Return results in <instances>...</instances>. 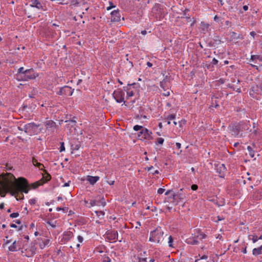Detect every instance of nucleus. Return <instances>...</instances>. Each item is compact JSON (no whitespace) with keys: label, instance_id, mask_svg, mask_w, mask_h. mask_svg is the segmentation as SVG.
I'll return each mask as SVG.
<instances>
[{"label":"nucleus","instance_id":"37","mask_svg":"<svg viewBox=\"0 0 262 262\" xmlns=\"http://www.w3.org/2000/svg\"><path fill=\"white\" fill-rule=\"evenodd\" d=\"M164 139L162 138H158L157 139V142L156 143V144L157 145V144H162L164 142Z\"/></svg>","mask_w":262,"mask_h":262},{"label":"nucleus","instance_id":"49","mask_svg":"<svg viewBox=\"0 0 262 262\" xmlns=\"http://www.w3.org/2000/svg\"><path fill=\"white\" fill-rule=\"evenodd\" d=\"M134 93L133 91L127 92V95L128 97L133 96Z\"/></svg>","mask_w":262,"mask_h":262},{"label":"nucleus","instance_id":"31","mask_svg":"<svg viewBox=\"0 0 262 262\" xmlns=\"http://www.w3.org/2000/svg\"><path fill=\"white\" fill-rule=\"evenodd\" d=\"M249 239L252 240L253 243H256L258 241V236L255 235H250L248 236Z\"/></svg>","mask_w":262,"mask_h":262},{"label":"nucleus","instance_id":"63","mask_svg":"<svg viewBox=\"0 0 262 262\" xmlns=\"http://www.w3.org/2000/svg\"><path fill=\"white\" fill-rule=\"evenodd\" d=\"M141 33L143 35H145L147 34V31L146 30H143L141 31Z\"/></svg>","mask_w":262,"mask_h":262},{"label":"nucleus","instance_id":"56","mask_svg":"<svg viewBox=\"0 0 262 262\" xmlns=\"http://www.w3.org/2000/svg\"><path fill=\"white\" fill-rule=\"evenodd\" d=\"M176 145L178 149H180L181 148V145L180 143L177 142Z\"/></svg>","mask_w":262,"mask_h":262},{"label":"nucleus","instance_id":"15","mask_svg":"<svg viewBox=\"0 0 262 262\" xmlns=\"http://www.w3.org/2000/svg\"><path fill=\"white\" fill-rule=\"evenodd\" d=\"M107 235L108 238L110 240L118 239V232L115 231H107Z\"/></svg>","mask_w":262,"mask_h":262},{"label":"nucleus","instance_id":"1","mask_svg":"<svg viewBox=\"0 0 262 262\" xmlns=\"http://www.w3.org/2000/svg\"><path fill=\"white\" fill-rule=\"evenodd\" d=\"M0 195L5 197L7 193L15 196L16 199H23V192L27 193L30 186L26 179L19 177L16 179L11 173H3L0 174Z\"/></svg>","mask_w":262,"mask_h":262},{"label":"nucleus","instance_id":"32","mask_svg":"<svg viewBox=\"0 0 262 262\" xmlns=\"http://www.w3.org/2000/svg\"><path fill=\"white\" fill-rule=\"evenodd\" d=\"M247 149L249 151V154L250 156L251 157L253 158L254 156V151L253 150L252 148L248 146L247 147Z\"/></svg>","mask_w":262,"mask_h":262},{"label":"nucleus","instance_id":"43","mask_svg":"<svg viewBox=\"0 0 262 262\" xmlns=\"http://www.w3.org/2000/svg\"><path fill=\"white\" fill-rule=\"evenodd\" d=\"M69 3L72 5H77L78 4V0H69Z\"/></svg>","mask_w":262,"mask_h":262},{"label":"nucleus","instance_id":"4","mask_svg":"<svg viewBox=\"0 0 262 262\" xmlns=\"http://www.w3.org/2000/svg\"><path fill=\"white\" fill-rule=\"evenodd\" d=\"M38 127V125L35 123H30L24 126V130L26 133L31 135L36 132Z\"/></svg>","mask_w":262,"mask_h":262},{"label":"nucleus","instance_id":"18","mask_svg":"<svg viewBox=\"0 0 262 262\" xmlns=\"http://www.w3.org/2000/svg\"><path fill=\"white\" fill-rule=\"evenodd\" d=\"M25 73V70H24V69L23 67H21V68H19L18 69V73L16 74V76H17L16 79L18 81H21L24 77L23 76V75H24Z\"/></svg>","mask_w":262,"mask_h":262},{"label":"nucleus","instance_id":"46","mask_svg":"<svg viewBox=\"0 0 262 262\" xmlns=\"http://www.w3.org/2000/svg\"><path fill=\"white\" fill-rule=\"evenodd\" d=\"M47 223L49 225H50L51 226H52L53 228H55L56 227V225L55 224L52 223V222H50V221H48L47 222Z\"/></svg>","mask_w":262,"mask_h":262},{"label":"nucleus","instance_id":"40","mask_svg":"<svg viewBox=\"0 0 262 262\" xmlns=\"http://www.w3.org/2000/svg\"><path fill=\"white\" fill-rule=\"evenodd\" d=\"M68 208L67 207H63V208L57 207L56 208V210L57 211L62 210L64 212H67L68 211Z\"/></svg>","mask_w":262,"mask_h":262},{"label":"nucleus","instance_id":"33","mask_svg":"<svg viewBox=\"0 0 262 262\" xmlns=\"http://www.w3.org/2000/svg\"><path fill=\"white\" fill-rule=\"evenodd\" d=\"M99 201H96L95 200H91V201L89 203V204H90L89 207H93L95 205H99Z\"/></svg>","mask_w":262,"mask_h":262},{"label":"nucleus","instance_id":"36","mask_svg":"<svg viewBox=\"0 0 262 262\" xmlns=\"http://www.w3.org/2000/svg\"><path fill=\"white\" fill-rule=\"evenodd\" d=\"M176 118V115L174 114H170L167 116L166 119L167 120H173Z\"/></svg>","mask_w":262,"mask_h":262},{"label":"nucleus","instance_id":"5","mask_svg":"<svg viewBox=\"0 0 262 262\" xmlns=\"http://www.w3.org/2000/svg\"><path fill=\"white\" fill-rule=\"evenodd\" d=\"M51 179V175L49 173H47V176H43L42 178L40 180L31 184V187L33 189L37 188L39 186L42 185L46 182L49 181Z\"/></svg>","mask_w":262,"mask_h":262},{"label":"nucleus","instance_id":"27","mask_svg":"<svg viewBox=\"0 0 262 262\" xmlns=\"http://www.w3.org/2000/svg\"><path fill=\"white\" fill-rule=\"evenodd\" d=\"M146 252L144 251L143 253H141L138 256V259L139 262H146L147 261V258L144 257L145 255L146 254Z\"/></svg>","mask_w":262,"mask_h":262},{"label":"nucleus","instance_id":"52","mask_svg":"<svg viewBox=\"0 0 262 262\" xmlns=\"http://www.w3.org/2000/svg\"><path fill=\"white\" fill-rule=\"evenodd\" d=\"M63 92L62 88L60 89V90L57 92V94L59 95H63Z\"/></svg>","mask_w":262,"mask_h":262},{"label":"nucleus","instance_id":"25","mask_svg":"<svg viewBox=\"0 0 262 262\" xmlns=\"http://www.w3.org/2000/svg\"><path fill=\"white\" fill-rule=\"evenodd\" d=\"M252 254L254 256H257L262 254V245L259 247L254 248L252 250Z\"/></svg>","mask_w":262,"mask_h":262},{"label":"nucleus","instance_id":"6","mask_svg":"<svg viewBox=\"0 0 262 262\" xmlns=\"http://www.w3.org/2000/svg\"><path fill=\"white\" fill-rule=\"evenodd\" d=\"M229 128L231 135L235 137L238 136L241 132L238 123L231 124Z\"/></svg>","mask_w":262,"mask_h":262},{"label":"nucleus","instance_id":"51","mask_svg":"<svg viewBox=\"0 0 262 262\" xmlns=\"http://www.w3.org/2000/svg\"><path fill=\"white\" fill-rule=\"evenodd\" d=\"M231 88L233 89V90L234 91H235L236 92H238V93H241V89L240 88H237V89H235L234 86H231Z\"/></svg>","mask_w":262,"mask_h":262},{"label":"nucleus","instance_id":"57","mask_svg":"<svg viewBox=\"0 0 262 262\" xmlns=\"http://www.w3.org/2000/svg\"><path fill=\"white\" fill-rule=\"evenodd\" d=\"M208 258V256L206 255H204L202 256L201 257V259H206Z\"/></svg>","mask_w":262,"mask_h":262},{"label":"nucleus","instance_id":"3","mask_svg":"<svg viewBox=\"0 0 262 262\" xmlns=\"http://www.w3.org/2000/svg\"><path fill=\"white\" fill-rule=\"evenodd\" d=\"M22 75L24 77L22 81H27L35 79L38 76V74L35 72L34 69H30L25 70V73Z\"/></svg>","mask_w":262,"mask_h":262},{"label":"nucleus","instance_id":"61","mask_svg":"<svg viewBox=\"0 0 262 262\" xmlns=\"http://www.w3.org/2000/svg\"><path fill=\"white\" fill-rule=\"evenodd\" d=\"M185 18H186V19L187 22H189V21H191V18H190V17L189 16H186Z\"/></svg>","mask_w":262,"mask_h":262},{"label":"nucleus","instance_id":"26","mask_svg":"<svg viewBox=\"0 0 262 262\" xmlns=\"http://www.w3.org/2000/svg\"><path fill=\"white\" fill-rule=\"evenodd\" d=\"M168 78L167 76L162 81L160 82V86L165 91L167 88H168V85H167L168 82Z\"/></svg>","mask_w":262,"mask_h":262},{"label":"nucleus","instance_id":"58","mask_svg":"<svg viewBox=\"0 0 262 262\" xmlns=\"http://www.w3.org/2000/svg\"><path fill=\"white\" fill-rule=\"evenodd\" d=\"M99 201V203H101V205H102L103 206H105L106 205V203L105 201Z\"/></svg>","mask_w":262,"mask_h":262},{"label":"nucleus","instance_id":"30","mask_svg":"<svg viewBox=\"0 0 262 262\" xmlns=\"http://www.w3.org/2000/svg\"><path fill=\"white\" fill-rule=\"evenodd\" d=\"M183 198V195L181 193H173L172 194V199L173 200H176L178 202V199H182Z\"/></svg>","mask_w":262,"mask_h":262},{"label":"nucleus","instance_id":"41","mask_svg":"<svg viewBox=\"0 0 262 262\" xmlns=\"http://www.w3.org/2000/svg\"><path fill=\"white\" fill-rule=\"evenodd\" d=\"M95 213H96L97 215L100 216V215H104V212L103 211H95Z\"/></svg>","mask_w":262,"mask_h":262},{"label":"nucleus","instance_id":"20","mask_svg":"<svg viewBox=\"0 0 262 262\" xmlns=\"http://www.w3.org/2000/svg\"><path fill=\"white\" fill-rule=\"evenodd\" d=\"M241 132L249 129L250 125L248 123L241 122L238 123Z\"/></svg>","mask_w":262,"mask_h":262},{"label":"nucleus","instance_id":"48","mask_svg":"<svg viewBox=\"0 0 262 262\" xmlns=\"http://www.w3.org/2000/svg\"><path fill=\"white\" fill-rule=\"evenodd\" d=\"M218 63V60L217 59H216L215 58H214L213 59H212V62L211 63L213 64V65H216Z\"/></svg>","mask_w":262,"mask_h":262},{"label":"nucleus","instance_id":"23","mask_svg":"<svg viewBox=\"0 0 262 262\" xmlns=\"http://www.w3.org/2000/svg\"><path fill=\"white\" fill-rule=\"evenodd\" d=\"M186 243L189 245H196L199 244V241L198 240L194 239L192 237V236H191L186 239Z\"/></svg>","mask_w":262,"mask_h":262},{"label":"nucleus","instance_id":"17","mask_svg":"<svg viewBox=\"0 0 262 262\" xmlns=\"http://www.w3.org/2000/svg\"><path fill=\"white\" fill-rule=\"evenodd\" d=\"M32 163L34 166L37 167L40 170L46 172V173H48L47 171L43 169V165L40 163L38 162L37 160L35 158H32Z\"/></svg>","mask_w":262,"mask_h":262},{"label":"nucleus","instance_id":"54","mask_svg":"<svg viewBox=\"0 0 262 262\" xmlns=\"http://www.w3.org/2000/svg\"><path fill=\"white\" fill-rule=\"evenodd\" d=\"M77 238H78L79 242L82 243L83 242V238L81 236L78 235L77 237Z\"/></svg>","mask_w":262,"mask_h":262},{"label":"nucleus","instance_id":"11","mask_svg":"<svg viewBox=\"0 0 262 262\" xmlns=\"http://www.w3.org/2000/svg\"><path fill=\"white\" fill-rule=\"evenodd\" d=\"M120 14L118 10H114L111 13V21H119L120 20Z\"/></svg>","mask_w":262,"mask_h":262},{"label":"nucleus","instance_id":"13","mask_svg":"<svg viewBox=\"0 0 262 262\" xmlns=\"http://www.w3.org/2000/svg\"><path fill=\"white\" fill-rule=\"evenodd\" d=\"M144 128H145L143 126L138 125H136L133 127L134 130L135 131L140 130V132L138 133V137L139 139L141 140H142V136H143V129Z\"/></svg>","mask_w":262,"mask_h":262},{"label":"nucleus","instance_id":"29","mask_svg":"<svg viewBox=\"0 0 262 262\" xmlns=\"http://www.w3.org/2000/svg\"><path fill=\"white\" fill-rule=\"evenodd\" d=\"M230 36L233 39H243L244 38L242 34H238V35H236V33L234 32H232L230 33Z\"/></svg>","mask_w":262,"mask_h":262},{"label":"nucleus","instance_id":"39","mask_svg":"<svg viewBox=\"0 0 262 262\" xmlns=\"http://www.w3.org/2000/svg\"><path fill=\"white\" fill-rule=\"evenodd\" d=\"M64 150H65L64 142H60V151L62 152Z\"/></svg>","mask_w":262,"mask_h":262},{"label":"nucleus","instance_id":"28","mask_svg":"<svg viewBox=\"0 0 262 262\" xmlns=\"http://www.w3.org/2000/svg\"><path fill=\"white\" fill-rule=\"evenodd\" d=\"M81 146V144L80 142L77 141L75 143H71V149L73 151L74 150H78L80 147Z\"/></svg>","mask_w":262,"mask_h":262},{"label":"nucleus","instance_id":"62","mask_svg":"<svg viewBox=\"0 0 262 262\" xmlns=\"http://www.w3.org/2000/svg\"><path fill=\"white\" fill-rule=\"evenodd\" d=\"M163 95L165 96H168L170 95L169 92H166L165 93H163Z\"/></svg>","mask_w":262,"mask_h":262},{"label":"nucleus","instance_id":"50","mask_svg":"<svg viewBox=\"0 0 262 262\" xmlns=\"http://www.w3.org/2000/svg\"><path fill=\"white\" fill-rule=\"evenodd\" d=\"M110 6L108 7L107 8V10H109L111 9L112 8L115 7V6L113 4L112 2H110Z\"/></svg>","mask_w":262,"mask_h":262},{"label":"nucleus","instance_id":"34","mask_svg":"<svg viewBox=\"0 0 262 262\" xmlns=\"http://www.w3.org/2000/svg\"><path fill=\"white\" fill-rule=\"evenodd\" d=\"M173 239L172 238V237L170 235L168 237V245H169V247H174L173 246Z\"/></svg>","mask_w":262,"mask_h":262},{"label":"nucleus","instance_id":"64","mask_svg":"<svg viewBox=\"0 0 262 262\" xmlns=\"http://www.w3.org/2000/svg\"><path fill=\"white\" fill-rule=\"evenodd\" d=\"M146 64L148 67H151L152 66V64L150 62H147Z\"/></svg>","mask_w":262,"mask_h":262},{"label":"nucleus","instance_id":"22","mask_svg":"<svg viewBox=\"0 0 262 262\" xmlns=\"http://www.w3.org/2000/svg\"><path fill=\"white\" fill-rule=\"evenodd\" d=\"M226 168L224 164H222L220 165L219 167L217 168V171L221 174V177H223L224 175V172L226 171Z\"/></svg>","mask_w":262,"mask_h":262},{"label":"nucleus","instance_id":"14","mask_svg":"<svg viewBox=\"0 0 262 262\" xmlns=\"http://www.w3.org/2000/svg\"><path fill=\"white\" fill-rule=\"evenodd\" d=\"M63 96H71L73 93L74 90H72L71 88L68 86H64L62 87Z\"/></svg>","mask_w":262,"mask_h":262},{"label":"nucleus","instance_id":"7","mask_svg":"<svg viewBox=\"0 0 262 262\" xmlns=\"http://www.w3.org/2000/svg\"><path fill=\"white\" fill-rule=\"evenodd\" d=\"M113 95V97L118 103L125 102L124 100V93L121 90L115 91Z\"/></svg>","mask_w":262,"mask_h":262},{"label":"nucleus","instance_id":"12","mask_svg":"<svg viewBox=\"0 0 262 262\" xmlns=\"http://www.w3.org/2000/svg\"><path fill=\"white\" fill-rule=\"evenodd\" d=\"M152 134L151 132L149 131L148 129L145 128L143 129V136H142V139H146V140H150L152 138L151 136V134Z\"/></svg>","mask_w":262,"mask_h":262},{"label":"nucleus","instance_id":"10","mask_svg":"<svg viewBox=\"0 0 262 262\" xmlns=\"http://www.w3.org/2000/svg\"><path fill=\"white\" fill-rule=\"evenodd\" d=\"M37 239L40 241L39 243V246L41 249L45 248L46 246H49L50 243V240L45 237L38 238Z\"/></svg>","mask_w":262,"mask_h":262},{"label":"nucleus","instance_id":"60","mask_svg":"<svg viewBox=\"0 0 262 262\" xmlns=\"http://www.w3.org/2000/svg\"><path fill=\"white\" fill-rule=\"evenodd\" d=\"M70 181H69V182H67V183H65L64 184V185H63V187H68V186H69V184H70Z\"/></svg>","mask_w":262,"mask_h":262},{"label":"nucleus","instance_id":"2","mask_svg":"<svg viewBox=\"0 0 262 262\" xmlns=\"http://www.w3.org/2000/svg\"><path fill=\"white\" fill-rule=\"evenodd\" d=\"M164 238V232L160 227H158L150 233V242L161 243Z\"/></svg>","mask_w":262,"mask_h":262},{"label":"nucleus","instance_id":"42","mask_svg":"<svg viewBox=\"0 0 262 262\" xmlns=\"http://www.w3.org/2000/svg\"><path fill=\"white\" fill-rule=\"evenodd\" d=\"M111 258L108 256H105L103 258L102 262H111Z\"/></svg>","mask_w":262,"mask_h":262},{"label":"nucleus","instance_id":"16","mask_svg":"<svg viewBox=\"0 0 262 262\" xmlns=\"http://www.w3.org/2000/svg\"><path fill=\"white\" fill-rule=\"evenodd\" d=\"M20 248V245L19 244V242L14 241L12 244L9 247V250L10 251H16Z\"/></svg>","mask_w":262,"mask_h":262},{"label":"nucleus","instance_id":"38","mask_svg":"<svg viewBox=\"0 0 262 262\" xmlns=\"http://www.w3.org/2000/svg\"><path fill=\"white\" fill-rule=\"evenodd\" d=\"M18 216H19V213L18 212H14V213H11L10 215V217L11 218L17 217Z\"/></svg>","mask_w":262,"mask_h":262},{"label":"nucleus","instance_id":"24","mask_svg":"<svg viewBox=\"0 0 262 262\" xmlns=\"http://www.w3.org/2000/svg\"><path fill=\"white\" fill-rule=\"evenodd\" d=\"M72 236L73 232L70 231L65 232L63 233V239L66 242L69 241L72 238Z\"/></svg>","mask_w":262,"mask_h":262},{"label":"nucleus","instance_id":"47","mask_svg":"<svg viewBox=\"0 0 262 262\" xmlns=\"http://www.w3.org/2000/svg\"><path fill=\"white\" fill-rule=\"evenodd\" d=\"M165 191V189L164 188H160L158 190V193L159 194H162Z\"/></svg>","mask_w":262,"mask_h":262},{"label":"nucleus","instance_id":"35","mask_svg":"<svg viewBox=\"0 0 262 262\" xmlns=\"http://www.w3.org/2000/svg\"><path fill=\"white\" fill-rule=\"evenodd\" d=\"M66 122L67 123V125H71V126H73L76 124V121L73 120H67Z\"/></svg>","mask_w":262,"mask_h":262},{"label":"nucleus","instance_id":"9","mask_svg":"<svg viewBox=\"0 0 262 262\" xmlns=\"http://www.w3.org/2000/svg\"><path fill=\"white\" fill-rule=\"evenodd\" d=\"M192 236L193 238L197 240L198 239L200 240H202L203 239L206 238V235L205 233L201 232L200 230L197 229L195 230V233L192 234Z\"/></svg>","mask_w":262,"mask_h":262},{"label":"nucleus","instance_id":"55","mask_svg":"<svg viewBox=\"0 0 262 262\" xmlns=\"http://www.w3.org/2000/svg\"><path fill=\"white\" fill-rule=\"evenodd\" d=\"M251 36H252L253 38L255 37V36L256 35V33L254 31H252L250 33Z\"/></svg>","mask_w":262,"mask_h":262},{"label":"nucleus","instance_id":"8","mask_svg":"<svg viewBox=\"0 0 262 262\" xmlns=\"http://www.w3.org/2000/svg\"><path fill=\"white\" fill-rule=\"evenodd\" d=\"M30 6L31 7H35L38 9L46 11V8L45 5H43L38 0H32L30 2Z\"/></svg>","mask_w":262,"mask_h":262},{"label":"nucleus","instance_id":"45","mask_svg":"<svg viewBox=\"0 0 262 262\" xmlns=\"http://www.w3.org/2000/svg\"><path fill=\"white\" fill-rule=\"evenodd\" d=\"M191 189L193 190H196L198 188V186L196 184H193L191 186Z\"/></svg>","mask_w":262,"mask_h":262},{"label":"nucleus","instance_id":"44","mask_svg":"<svg viewBox=\"0 0 262 262\" xmlns=\"http://www.w3.org/2000/svg\"><path fill=\"white\" fill-rule=\"evenodd\" d=\"M259 58H260V56L259 55H251V59L252 60H255L256 59H258Z\"/></svg>","mask_w":262,"mask_h":262},{"label":"nucleus","instance_id":"21","mask_svg":"<svg viewBox=\"0 0 262 262\" xmlns=\"http://www.w3.org/2000/svg\"><path fill=\"white\" fill-rule=\"evenodd\" d=\"M99 180V177L98 176H88L87 178V180L89 182V183L91 185L95 184L98 180Z\"/></svg>","mask_w":262,"mask_h":262},{"label":"nucleus","instance_id":"53","mask_svg":"<svg viewBox=\"0 0 262 262\" xmlns=\"http://www.w3.org/2000/svg\"><path fill=\"white\" fill-rule=\"evenodd\" d=\"M36 203V200L34 199H31L29 200V203L31 205L34 204Z\"/></svg>","mask_w":262,"mask_h":262},{"label":"nucleus","instance_id":"59","mask_svg":"<svg viewBox=\"0 0 262 262\" xmlns=\"http://www.w3.org/2000/svg\"><path fill=\"white\" fill-rule=\"evenodd\" d=\"M209 27V25L208 24H205L204 25V28H203V30H205V29H207L208 27Z\"/></svg>","mask_w":262,"mask_h":262},{"label":"nucleus","instance_id":"19","mask_svg":"<svg viewBox=\"0 0 262 262\" xmlns=\"http://www.w3.org/2000/svg\"><path fill=\"white\" fill-rule=\"evenodd\" d=\"M46 126L47 129H52L55 128L56 124L55 122L52 120H48L46 122Z\"/></svg>","mask_w":262,"mask_h":262}]
</instances>
